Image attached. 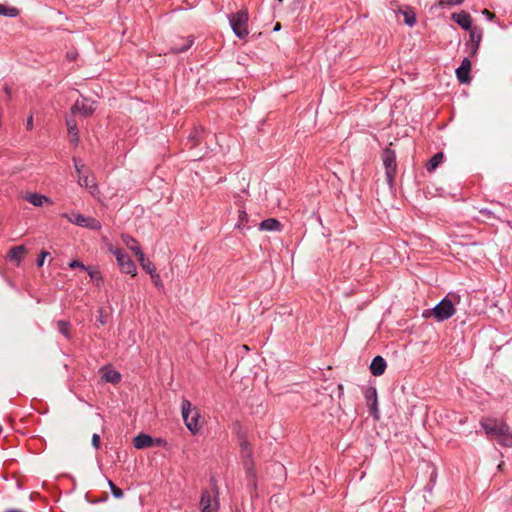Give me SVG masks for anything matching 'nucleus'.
<instances>
[{
	"mask_svg": "<svg viewBox=\"0 0 512 512\" xmlns=\"http://www.w3.org/2000/svg\"><path fill=\"white\" fill-rule=\"evenodd\" d=\"M95 108L93 106V102H90L88 99L83 98L82 100H77L74 105L71 107L70 112L72 115L76 113H80L83 117H89L93 114Z\"/></svg>",
	"mask_w": 512,
	"mask_h": 512,
	"instance_id": "nucleus-8",
	"label": "nucleus"
},
{
	"mask_svg": "<svg viewBox=\"0 0 512 512\" xmlns=\"http://www.w3.org/2000/svg\"><path fill=\"white\" fill-rule=\"evenodd\" d=\"M70 268H80L83 271L89 270V267L84 265L82 262L78 260H72L69 264Z\"/></svg>",
	"mask_w": 512,
	"mask_h": 512,
	"instance_id": "nucleus-37",
	"label": "nucleus"
},
{
	"mask_svg": "<svg viewBox=\"0 0 512 512\" xmlns=\"http://www.w3.org/2000/svg\"><path fill=\"white\" fill-rule=\"evenodd\" d=\"M247 222H248V214L246 213V211L240 210L239 211V219H238L236 226L238 228H249V226H247Z\"/></svg>",
	"mask_w": 512,
	"mask_h": 512,
	"instance_id": "nucleus-33",
	"label": "nucleus"
},
{
	"mask_svg": "<svg viewBox=\"0 0 512 512\" xmlns=\"http://www.w3.org/2000/svg\"><path fill=\"white\" fill-rule=\"evenodd\" d=\"M26 128L28 130H32L33 129V117L32 116H29L27 121H26Z\"/></svg>",
	"mask_w": 512,
	"mask_h": 512,
	"instance_id": "nucleus-44",
	"label": "nucleus"
},
{
	"mask_svg": "<svg viewBox=\"0 0 512 512\" xmlns=\"http://www.w3.org/2000/svg\"><path fill=\"white\" fill-rule=\"evenodd\" d=\"M137 258L143 270L146 271L149 275L156 271L155 265L145 257V254L143 252L142 256H137Z\"/></svg>",
	"mask_w": 512,
	"mask_h": 512,
	"instance_id": "nucleus-26",
	"label": "nucleus"
},
{
	"mask_svg": "<svg viewBox=\"0 0 512 512\" xmlns=\"http://www.w3.org/2000/svg\"><path fill=\"white\" fill-rule=\"evenodd\" d=\"M102 227L100 221L93 217H86V221L84 224V228H89L92 230H100Z\"/></svg>",
	"mask_w": 512,
	"mask_h": 512,
	"instance_id": "nucleus-32",
	"label": "nucleus"
},
{
	"mask_svg": "<svg viewBox=\"0 0 512 512\" xmlns=\"http://www.w3.org/2000/svg\"><path fill=\"white\" fill-rule=\"evenodd\" d=\"M118 265L123 273L130 274L131 276L136 275L137 267L134 261L127 255H121Z\"/></svg>",
	"mask_w": 512,
	"mask_h": 512,
	"instance_id": "nucleus-11",
	"label": "nucleus"
},
{
	"mask_svg": "<svg viewBox=\"0 0 512 512\" xmlns=\"http://www.w3.org/2000/svg\"><path fill=\"white\" fill-rule=\"evenodd\" d=\"M364 397L366 400V405L368 407L370 415L378 420L379 410H378V398H377V390L375 387H368L364 391Z\"/></svg>",
	"mask_w": 512,
	"mask_h": 512,
	"instance_id": "nucleus-7",
	"label": "nucleus"
},
{
	"mask_svg": "<svg viewBox=\"0 0 512 512\" xmlns=\"http://www.w3.org/2000/svg\"><path fill=\"white\" fill-rule=\"evenodd\" d=\"M26 253L27 249L24 245L14 246L9 250L8 258L10 261H14L19 264Z\"/></svg>",
	"mask_w": 512,
	"mask_h": 512,
	"instance_id": "nucleus-17",
	"label": "nucleus"
},
{
	"mask_svg": "<svg viewBox=\"0 0 512 512\" xmlns=\"http://www.w3.org/2000/svg\"><path fill=\"white\" fill-rule=\"evenodd\" d=\"M5 512H24V511L18 510V509H8Z\"/></svg>",
	"mask_w": 512,
	"mask_h": 512,
	"instance_id": "nucleus-48",
	"label": "nucleus"
},
{
	"mask_svg": "<svg viewBox=\"0 0 512 512\" xmlns=\"http://www.w3.org/2000/svg\"><path fill=\"white\" fill-rule=\"evenodd\" d=\"M248 12L240 10L229 16V24L232 31L239 39H245L248 36Z\"/></svg>",
	"mask_w": 512,
	"mask_h": 512,
	"instance_id": "nucleus-3",
	"label": "nucleus"
},
{
	"mask_svg": "<svg viewBox=\"0 0 512 512\" xmlns=\"http://www.w3.org/2000/svg\"><path fill=\"white\" fill-rule=\"evenodd\" d=\"M150 277H151V279H152L153 283H154L157 287L162 286L161 278H160L159 274H158L156 271H155L154 273H152V274L150 275Z\"/></svg>",
	"mask_w": 512,
	"mask_h": 512,
	"instance_id": "nucleus-40",
	"label": "nucleus"
},
{
	"mask_svg": "<svg viewBox=\"0 0 512 512\" xmlns=\"http://www.w3.org/2000/svg\"><path fill=\"white\" fill-rule=\"evenodd\" d=\"M201 512H216L219 508L218 493L204 490L200 499Z\"/></svg>",
	"mask_w": 512,
	"mask_h": 512,
	"instance_id": "nucleus-6",
	"label": "nucleus"
},
{
	"mask_svg": "<svg viewBox=\"0 0 512 512\" xmlns=\"http://www.w3.org/2000/svg\"><path fill=\"white\" fill-rule=\"evenodd\" d=\"M403 15H404V22L409 26V27H412L415 25L416 23V18H415V15L413 13H409V12H403Z\"/></svg>",
	"mask_w": 512,
	"mask_h": 512,
	"instance_id": "nucleus-36",
	"label": "nucleus"
},
{
	"mask_svg": "<svg viewBox=\"0 0 512 512\" xmlns=\"http://www.w3.org/2000/svg\"><path fill=\"white\" fill-rule=\"evenodd\" d=\"M236 434L241 451L252 450L250 443L247 439L246 432L242 429L241 426H238Z\"/></svg>",
	"mask_w": 512,
	"mask_h": 512,
	"instance_id": "nucleus-25",
	"label": "nucleus"
},
{
	"mask_svg": "<svg viewBox=\"0 0 512 512\" xmlns=\"http://www.w3.org/2000/svg\"><path fill=\"white\" fill-rule=\"evenodd\" d=\"M382 161L387 181L389 184H392L397 168L395 151L386 147L382 152Z\"/></svg>",
	"mask_w": 512,
	"mask_h": 512,
	"instance_id": "nucleus-5",
	"label": "nucleus"
},
{
	"mask_svg": "<svg viewBox=\"0 0 512 512\" xmlns=\"http://www.w3.org/2000/svg\"><path fill=\"white\" fill-rule=\"evenodd\" d=\"M114 256L116 257L117 262L120 261L121 255H127V253L122 249H116L113 251Z\"/></svg>",
	"mask_w": 512,
	"mask_h": 512,
	"instance_id": "nucleus-43",
	"label": "nucleus"
},
{
	"mask_svg": "<svg viewBox=\"0 0 512 512\" xmlns=\"http://www.w3.org/2000/svg\"><path fill=\"white\" fill-rule=\"evenodd\" d=\"M485 14L487 15V18H488L489 20H492V19L495 17V15H494V14H492L491 12H489V11H487V10H485Z\"/></svg>",
	"mask_w": 512,
	"mask_h": 512,
	"instance_id": "nucleus-47",
	"label": "nucleus"
},
{
	"mask_svg": "<svg viewBox=\"0 0 512 512\" xmlns=\"http://www.w3.org/2000/svg\"><path fill=\"white\" fill-rule=\"evenodd\" d=\"M122 241L128 249L135 253L136 256H142V250L135 238L131 235L124 234L122 235Z\"/></svg>",
	"mask_w": 512,
	"mask_h": 512,
	"instance_id": "nucleus-19",
	"label": "nucleus"
},
{
	"mask_svg": "<svg viewBox=\"0 0 512 512\" xmlns=\"http://www.w3.org/2000/svg\"><path fill=\"white\" fill-rule=\"evenodd\" d=\"M243 467L246 471L247 477L251 478L255 476V470H254V461L253 458L246 459L245 461H242Z\"/></svg>",
	"mask_w": 512,
	"mask_h": 512,
	"instance_id": "nucleus-31",
	"label": "nucleus"
},
{
	"mask_svg": "<svg viewBox=\"0 0 512 512\" xmlns=\"http://www.w3.org/2000/svg\"><path fill=\"white\" fill-rule=\"evenodd\" d=\"M470 70H471V62L468 58H464L461 62V65L456 69V77L461 84L470 83Z\"/></svg>",
	"mask_w": 512,
	"mask_h": 512,
	"instance_id": "nucleus-9",
	"label": "nucleus"
},
{
	"mask_svg": "<svg viewBox=\"0 0 512 512\" xmlns=\"http://www.w3.org/2000/svg\"><path fill=\"white\" fill-rule=\"evenodd\" d=\"M58 331L67 339H70L71 335L69 332L70 323L65 320H59L57 322Z\"/></svg>",
	"mask_w": 512,
	"mask_h": 512,
	"instance_id": "nucleus-29",
	"label": "nucleus"
},
{
	"mask_svg": "<svg viewBox=\"0 0 512 512\" xmlns=\"http://www.w3.org/2000/svg\"><path fill=\"white\" fill-rule=\"evenodd\" d=\"M24 199L36 207H41L44 203L50 202L48 197L39 193H28L24 196Z\"/></svg>",
	"mask_w": 512,
	"mask_h": 512,
	"instance_id": "nucleus-18",
	"label": "nucleus"
},
{
	"mask_svg": "<svg viewBox=\"0 0 512 512\" xmlns=\"http://www.w3.org/2000/svg\"><path fill=\"white\" fill-rule=\"evenodd\" d=\"M280 29V24H276L274 30H279Z\"/></svg>",
	"mask_w": 512,
	"mask_h": 512,
	"instance_id": "nucleus-50",
	"label": "nucleus"
},
{
	"mask_svg": "<svg viewBox=\"0 0 512 512\" xmlns=\"http://www.w3.org/2000/svg\"><path fill=\"white\" fill-rule=\"evenodd\" d=\"M469 31L470 40L472 42L471 54L474 55L477 53L482 40V29L479 27H473L469 29Z\"/></svg>",
	"mask_w": 512,
	"mask_h": 512,
	"instance_id": "nucleus-14",
	"label": "nucleus"
},
{
	"mask_svg": "<svg viewBox=\"0 0 512 512\" xmlns=\"http://www.w3.org/2000/svg\"><path fill=\"white\" fill-rule=\"evenodd\" d=\"M62 217L66 218L70 223L84 228L86 216H84L80 213L73 212L71 214L63 213Z\"/></svg>",
	"mask_w": 512,
	"mask_h": 512,
	"instance_id": "nucleus-22",
	"label": "nucleus"
},
{
	"mask_svg": "<svg viewBox=\"0 0 512 512\" xmlns=\"http://www.w3.org/2000/svg\"><path fill=\"white\" fill-rule=\"evenodd\" d=\"M108 485H109V488L111 490V493L112 495L117 498V499H120L123 497V491L122 489H120L119 487H117L113 481L111 480H108Z\"/></svg>",
	"mask_w": 512,
	"mask_h": 512,
	"instance_id": "nucleus-35",
	"label": "nucleus"
},
{
	"mask_svg": "<svg viewBox=\"0 0 512 512\" xmlns=\"http://www.w3.org/2000/svg\"><path fill=\"white\" fill-rule=\"evenodd\" d=\"M480 426L487 436L495 439L499 445L512 447V430L504 421L491 417L482 418Z\"/></svg>",
	"mask_w": 512,
	"mask_h": 512,
	"instance_id": "nucleus-1",
	"label": "nucleus"
},
{
	"mask_svg": "<svg viewBox=\"0 0 512 512\" xmlns=\"http://www.w3.org/2000/svg\"><path fill=\"white\" fill-rule=\"evenodd\" d=\"M480 212L488 217H491L492 215V211H490L489 209H482Z\"/></svg>",
	"mask_w": 512,
	"mask_h": 512,
	"instance_id": "nucleus-46",
	"label": "nucleus"
},
{
	"mask_svg": "<svg viewBox=\"0 0 512 512\" xmlns=\"http://www.w3.org/2000/svg\"><path fill=\"white\" fill-rule=\"evenodd\" d=\"M433 316L438 322L445 321L455 314V308L448 297H444L432 309Z\"/></svg>",
	"mask_w": 512,
	"mask_h": 512,
	"instance_id": "nucleus-4",
	"label": "nucleus"
},
{
	"mask_svg": "<svg viewBox=\"0 0 512 512\" xmlns=\"http://www.w3.org/2000/svg\"><path fill=\"white\" fill-rule=\"evenodd\" d=\"M98 321L100 322L101 325L105 324V320L103 319L102 316L99 317Z\"/></svg>",
	"mask_w": 512,
	"mask_h": 512,
	"instance_id": "nucleus-49",
	"label": "nucleus"
},
{
	"mask_svg": "<svg viewBox=\"0 0 512 512\" xmlns=\"http://www.w3.org/2000/svg\"><path fill=\"white\" fill-rule=\"evenodd\" d=\"M166 441L162 438H154V446H162L165 445Z\"/></svg>",
	"mask_w": 512,
	"mask_h": 512,
	"instance_id": "nucleus-45",
	"label": "nucleus"
},
{
	"mask_svg": "<svg viewBox=\"0 0 512 512\" xmlns=\"http://www.w3.org/2000/svg\"><path fill=\"white\" fill-rule=\"evenodd\" d=\"M253 451L252 450H246L241 451V459L242 461H245L246 459L252 458Z\"/></svg>",
	"mask_w": 512,
	"mask_h": 512,
	"instance_id": "nucleus-42",
	"label": "nucleus"
},
{
	"mask_svg": "<svg viewBox=\"0 0 512 512\" xmlns=\"http://www.w3.org/2000/svg\"><path fill=\"white\" fill-rule=\"evenodd\" d=\"M101 372L102 379L107 383L117 384L121 381V374L117 370L103 367Z\"/></svg>",
	"mask_w": 512,
	"mask_h": 512,
	"instance_id": "nucleus-15",
	"label": "nucleus"
},
{
	"mask_svg": "<svg viewBox=\"0 0 512 512\" xmlns=\"http://www.w3.org/2000/svg\"><path fill=\"white\" fill-rule=\"evenodd\" d=\"M5 91L10 96V91H9L8 87H5Z\"/></svg>",
	"mask_w": 512,
	"mask_h": 512,
	"instance_id": "nucleus-51",
	"label": "nucleus"
},
{
	"mask_svg": "<svg viewBox=\"0 0 512 512\" xmlns=\"http://www.w3.org/2000/svg\"><path fill=\"white\" fill-rule=\"evenodd\" d=\"M182 418L187 429L191 434L196 435L200 429L199 425L200 413L196 407H192L189 400L184 399L181 403Z\"/></svg>",
	"mask_w": 512,
	"mask_h": 512,
	"instance_id": "nucleus-2",
	"label": "nucleus"
},
{
	"mask_svg": "<svg viewBox=\"0 0 512 512\" xmlns=\"http://www.w3.org/2000/svg\"><path fill=\"white\" fill-rule=\"evenodd\" d=\"M66 126H67L68 133L71 136H73V140L72 141L75 144H77L78 141H79V138H78V127H77L76 120L73 118V115L66 118Z\"/></svg>",
	"mask_w": 512,
	"mask_h": 512,
	"instance_id": "nucleus-23",
	"label": "nucleus"
},
{
	"mask_svg": "<svg viewBox=\"0 0 512 512\" xmlns=\"http://www.w3.org/2000/svg\"><path fill=\"white\" fill-rule=\"evenodd\" d=\"M78 184L81 187H85V188L89 189L91 194H93L95 191L98 190V186L95 182V178L90 175L79 176Z\"/></svg>",
	"mask_w": 512,
	"mask_h": 512,
	"instance_id": "nucleus-20",
	"label": "nucleus"
},
{
	"mask_svg": "<svg viewBox=\"0 0 512 512\" xmlns=\"http://www.w3.org/2000/svg\"><path fill=\"white\" fill-rule=\"evenodd\" d=\"M70 59H75V56L73 54L69 55Z\"/></svg>",
	"mask_w": 512,
	"mask_h": 512,
	"instance_id": "nucleus-52",
	"label": "nucleus"
},
{
	"mask_svg": "<svg viewBox=\"0 0 512 512\" xmlns=\"http://www.w3.org/2000/svg\"><path fill=\"white\" fill-rule=\"evenodd\" d=\"M452 19L464 30H469L472 28L471 16L465 11L453 13Z\"/></svg>",
	"mask_w": 512,
	"mask_h": 512,
	"instance_id": "nucleus-13",
	"label": "nucleus"
},
{
	"mask_svg": "<svg viewBox=\"0 0 512 512\" xmlns=\"http://www.w3.org/2000/svg\"><path fill=\"white\" fill-rule=\"evenodd\" d=\"M464 2V0H439L434 6L436 8H446V7H452L460 5Z\"/></svg>",
	"mask_w": 512,
	"mask_h": 512,
	"instance_id": "nucleus-30",
	"label": "nucleus"
},
{
	"mask_svg": "<svg viewBox=\"0 0 512 512\" xmlns=\"http://www.w3.org/2000/svg\"><path fill=\"white\" fill-rule=\"evenodd\" d=\"M91 444L95 449L100 448V436L96 433L92 435Z\"/></svg>",
	"mask_w": 512,
	"mask_h": 512,
	"instance_id": "nucleus-39",
	"label": "nucleus"
},
{
	"mask_svg": "<svg viewBox=\"0 0 512 512\" xmlns=\"http://www.w3.org/2000/svg\"><path fill=\"white\" fill-rule=\"evenodd\" d=\"M132 443L136 449H145L154 446V438L149 434L139 433L133 438Z\"/></svg>",
	"mask_w": 512,
	"mask_h": 512,
	"instance_id": "nucleus-10",
	"label": "nucleus"
},
{
	"mask_svg": "<svg viewBox=\"0 0 512 512\" xmlns=\"http://www.w3.org/2000/svg\"><path fill=\"white\" fill-rule=\"evenodd\" d=\"M204 132V129L201 126L194 127V129L190 132V134L187 137L186 146L189 148H194L198 145L202 134Z\"/></svg>",
	"mask_w": 512,
	"mask_h": 512,
	"instance_id": "nucleus-16",
	"label": "nucleus"
},
{
	"mask_svg": "<svg viewBox=\"0 0 512 512\" xmlns=\"http://www.w3.org/2000/svg\"><path fill=\"white\" fill-rule=\"evenodd\" d=\"M73 162H74V167H75L76 172L78 174H80L84 165L81 164V161L75 157L73 158Z\"/></svg>",
	"mask_w": 512,
	"mask_h": 512,
	"instance_id": "nucleus-41",
	"label": "nucleus"
},
{
	"mask_svg": "<svg viewBox=\"0 0 512 512\" xmlns=\"http://www.w3.org/2000/svg\"><path fill=\"white\" fill-rule=\"evenodd\" d=\"M279 3H281L283 0H277Z\"/></svg>",
	"mask_w": 512,
	"mask_h": 512,
	"instance_id": "nucleus-53",
	"label": "nucleus"
},
{
	"mask_svg": "<svg viewBox=\"0 0 512 512\" xmlns=\"http://www.w3.org/2000/svg\"><path fill=\"white\" fill-rule=\"evenodd\" d=\"M86 272H88L90 278L92 281L96 282V285L97 286H100L101 283L103 282V279L99 273V271L97 270H94L92 268L89 267V270H86Z\"/></svg>",
	"mask_w": 512,
	"mask_h": 512,
	"instance_id": "nucleus-34",
	"label": "nucleus"
},
{
	"mask_svg": "<svg viewBox=\"0 0 512 512\" xmlns=\"http://www.w3.org/2000/svg\"><path fill=\"white\" fill-rule=\"evenodd\" d=\"M259 229L262 231H279L281 223L275 218H269L259 224Z\"/></svg>",
	"mask_w": 512,
	"mask_h": 512,
	"instance_id": "nucleus-21",
	"label": "nucleus"
},
{
	"mask_svg": "<svg viewBox=\"0 0 512 512\" xmlns=\"http://www.w3.org/2000/svg\"><path fill=\"white\" fill-rule=\"evenodd\" d=\"M49 255H50L49 252L42 251L39 258L37 259V266L42 267L44 265V261H45L46 257Z\"/></svg>",
	"mask_w": 512,
	"mask_h": 512,
	"instance_id": "nucleus-38",
	"label": "nucleus"
},
{
	"mask_svg": "<svg viewBox=\"0 0 512 512\" xmlns=\"http://www.w3.org/2000/svg\"><path fill=\"white\" fill-rule=\"evenodd\" d=\"M0 15L4 17L14 18L19 15V10L13 6L0 4Z\"/></svg>",
	"mask_w": 512,
	"mask_h": 512,
	"instance_id": "nucleus-27",
	"label": "nucleus"
},
{
	"mask_svg": "<svg viewBox=\"0 0 512 512\" xmlns=\"http://www.w3.org/2000/svg\"><path fill=\"white\" fill-rule=\"evenodd\" d=\"M387 367L386 361L382 356H375L370 364V372L373 376H381Z\"/></svg>",
	"mask_w": 512,
	"mask_h": 512,
	"instance_id": "nucleus-12",
	"label": "nucleus"
},
{
	"mask_svg": "<svg viewBox=\"0 0 512 512\" xmlns=\"http://www.w3.org/2000/svg\"><path fill=\"white\" fill-rule=\"evenodd\" d=\"M444 160V154L442 152L435 153L426 164L428 172H433Z\"/></svg>",
	"mask_w": 512,
	"mask_h": 512,
	"instance_id": "nucleus-24",
	"label": "nucleus"
},
{
	"mask_svg": "<svg viewBox=\"0 0 512 512\" xmlns=\"http://www.w3.org/2000/svg\"><path fill=\"white\" fill-rule=\"evenodd\" d=\"M194 43V39L192 37H189L185 43L181 44V45H174L172 48H171V51L175 54H179V53H183V52H186L188 49L191 48V46L193 45Z\"/></svg>",
	"mask_w": 512,
	"mask_h": 512,
	"instance_id": "nucleus-28",
	"label": "nucleus"
}]
</instances>
